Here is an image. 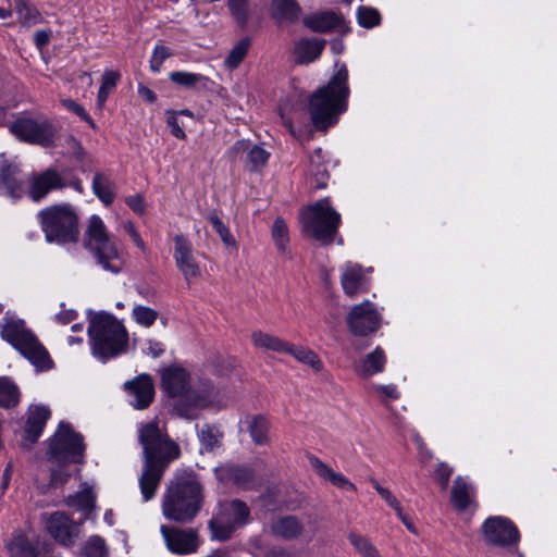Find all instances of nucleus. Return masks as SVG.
<instances>
[{"label": "nucleus", "mask_w": 557, "mask_h": 557, "mask_svg": "<svg viewBox=\"0 0 557 557\" xmlns=\"http://www.w3.org/2000/svg\"><path fill=\"white\" fill-rule=\"evenodd\" d=\"M141 445L146 469L141 474V494L145 500L154 497L168 465L180 456V447L172 442L154 420L141 429Z\"/></svg>", "instance_id": "1"}, {"label": "nucleus", "mask_w": 557, "mask_h": 557, "mask_svg": "<svg viewBox=\"0 0 557 557\" xmlns=\"http://www.w3.org/2000/svg\"><path fill=\"white\" fill-rule=\"evenodd\" d=\"M348 71L345 64L337 71L329 84L318 89L309 101V112L315 128L325 131L337 122V117L347 108L349 87Z\"/></svg>", "instance_id": "2"}, {"label": "nucleus", "mask_w": 557, "mask_h": 557, "mask_svg": "<svg viewBox=\"0 0 557 557\" xmlns=\"http://www.w3.org/2000/svg\"><path fill=\"white\" fill-rule=\"evenodd\" d=\"M203 500L202 486L194 474L176 476L163 499V513L168 519L188 522L199 512Z\"/></svg>", "instance_id": "3"}, {"label": "nucleus", "mask_w": 557, "mask_h": 557, "mask_svg": "<svg viewBox=\"0 0 557 557\" xmlns=\"http://www.w3.org/2000/svg\"><path fill=\"white\" fill-rule=\"evenodd\" d=\"M88 336L92 355L102 361L124 352L128 341L123 324L109 313L90 318Z\"/></svg>", "instance_id": "4"}, {"label": "nucleus", "mask_w": 557, "mask_h": 557, "mask_svg": "<svg viewBox=\"0 0 557 557\" xmlns=\"http://www.w3.org/2000/svg\"><path fill=\"white\" fill-rule=\"evenodd\" d=\"M38 219L47 243L64 246L78 242V215L72 205L49 206L39 211Z\"/></svg>", "instance_id": "5"}, {"label": "nucleus", "mask_w": 557, "mask_h": 557, "mask_svg": "<svg viewBox=\"0 0 557 557\" xmlns=\"http://www.w3.org/2000/svg\"><path fill=\"white\" fill-rule=\"evenodd\" d=\"M84 246L95 256L97 263L104 271L117 273L122 270L123 260L100 216L89 218L84 233Z\"/></svg>", "instance_id": "6"}, {"label": "nucleus", "mask_w": 557, "mask_h": 557, "mask_svg": "<svg viewBox=\"0 0 557 557\" xmlns=\"http://www.w3.org/2000/svg\"><path fill=\"white\" fill-rule=\"evenodd\" d=\"M1 336L36 367L40 369L49 368L48 351L36 336L25 327L23 321L5 317L1 327Z\"/></svg>", "instance_id": "7"}, {"label": "nucleus", "mask_w": 557, "mask_h": 557, "mask_svg": "<svg viewBox=\"0 0 557 557\" xmlns=\"http://www.w3.org/2000/svg\"><path fill=\"white\" fill-rule=\"evenodd\" d=\"M341 223V214L330 205L327 198L321 199L302 212L304 230L324 245L334 240Z\"/></svg>", "instance_id": "8"}, {"label": "nucleus", "mask_w": 557, "mask_h": 557, "mask_svg": "<svg viewBox=\"0 0 557 557\" xmlns=\"http://www.w3.org/2000/svg\"><path fill=\"white\" fill-rule=\"evenodd\" d=\"M222 406L221 389L211 380L201 377L183 399L177 400L174 410L181 418L194 420L198 418L201 410Z\"/></svg>", "instance_id": "9"}, {"label": "nucleus", "mask_w": 557, "mask_h": 557, "mask_svg": "<svg viewBox=\"0 0 557 557\" xmlns=\"http://www.w3.org/2000/svg\"><path fill=\"white\" fill-rule=\"evenodd\" d=\"M249 516L250 509L243 500L221 503L218 513L209 521L212 537L220 541L230 539L237 528L248 522Z\"/></svg>", "instance_id": "10"}, {"label": "nucleus", "mask_w": 557, "mask_h": 557, "mask_svg": "<svg viewBox=\"0 0 557 557\" xmlns=\"http://www.w3.org/2000/svg\"><path fill=\"white\" fill-rule=\"evenodd\" d=\"M84 438L70 424L60 423L49 443V454L58 463H81L84 459Z\"/></svg>", "instance_id": "11"}, {"label": "nucleus", "mask_w": 557, "mask_h": 557, "mask_svg": "<svg viewBox=\"0 0 557 557\" xmlns=\"http://www.w3.org/2000/svg\"><path fill=\"white\" fill-rule=\"evenodd\" d=\"M9 129L17 139L36 145L49 144L54 135L52 125L46 119L21 116L10 124Z\"/></svg>", "instance_id": "12"}, {"label": "nucleus", "mask_w": 557, "mask_h": 557, "mask_svg": "<svg viewBox=\"0 0 557 557\" xmlns=\"http://www.w3.org/2000/svg\"><path fill=\"white\" fill-rule=\"evenodd\" d=\"M482 533L485 542L495 546L510 547L517 545L520 540L515 523L500 516L487 518L482 524Z\"/></svg>", "instance_id": "13"}, {"label": "nucleus", "mask_w": 557, "mask_h": 557, "mask_svg": "<svg viewBox=\"0 0 557 557\" xmlns=\"http://www.w3.org/2000/svg\"><path fill=\"white\" fill-rule=\"evenodd\" d=\"M346 322L355 336H368L379 330L381 315L371 301L364 300L351 307Z\"/></svg>", "instance_id": "14"}, {"label": "nucleus", "mask_w": 557, "mask_h": 557, "mask_svg": "<svg viewBox=\"0 0 557 557\" xmlns=\"http://www.w3.org/2000/svg\"><path fill=\"white\" fill-rule=\"evenodd\" d=\"M83 522H73L64 512L55 511L46 519L48 533L62 546L71 547L81 534Z\"/></svg>", "instance_id": "15"}, {"label": "nucleus", "mask_w": 557, "mask_h": 557, "mask_svg": "<svg viewBox=\"0 0 557 557\" xmlns=\"http://www.w3.org/2000/svg\"><path fill=\"white\" fill-rule=\"evenodd\" d=\"M214 474L219 482L242 490H256L260 485V480L256 476L253 470L245 466L221 465L214 469Z\"/></svg>", "instance_id": "16"}, {"label": "nucleus", "mask_w": 557, "mask_h": 557, "mask_svg": "<svg viewBox=\"0 0 557 557\" xmlns=\"http://www.w3.org/2000/svg\"><path fill=\"white\" fill-rule=\"evenodd\" d=\"M173 257L176 267L187 282L201 275L200 267L194 257V246L191 242L182 234L174 236Z\"/></svg>", "instance_id": "17"}, {"label": "nucleus", "mask_w": 557, "mask_h": 557, "mask_svg": "<svg viewBox=\"0 0 557 557\" xmlns=\"http://www.w3.org/2000/svg\"><path fill=\"white\" fill-rule=\"evenodd\" d=\"M65 187L63 177L52 169H48L40 173H34L28 180V197L39 202L52 190L62 189Z\"/></svg>", "instance_id": "18"}, {"label": "nucleus", "mask_w": 557, "mask_h": 557, "mask_svg": "<svg viewBox=\"0 0 557 557\" xmlns=\"http://www.w3.org/2000/svg\"><path fill=\"white\" fill-rule=\"evenodd\" d=\"M228 158L233 161H243L250 171H257L268 162L270 153L249 140L236 141L227 151Z\"/></svg>", "instance_id": "19"}, {"label": "nucleus", "mask_w": 557, "mask_h": 557, "mask_svg": "<svg viewBox=\"0 0 557 557\" xmlns=\"http://www.w3.org/2000/svg\"><path fill=\"white\" fill-rule=\"evenodd\" d=\"M161 533L168 548L174 554H191L195 553L199 546V539L195 530H182L162 525Z\"/></svg>", "instance_id": "20"}, {"label": "nucleus", "mask_w": 557, "mask_h": 557, "mask_svg": "<svg viewBox=\"0 0 557 557\" xmlns=\"http://www.w3.org/2000/svg\"><path fill=\"white\" fill-rule=\"evenodd\" d=\"M161 383L165 393L171 397H183L190 391V375L178 366L165 368L161 374Z\"/></svg>", "instance_id": "21"}, {"label": "nucleus", "mask_w": 557, "mask_h": 557, "mask_svg": "<svg viewBox=\"0 0 557 557\" xmlns=\"http://www.w3.org/2000/svg\"><path fill=\"white\" fill-rule=\"evenodd\" d=\"M341 284L344 293L350 298L356 297L359 293L367 292L366 271L358 263H345L342 269Z\"/></svg>", "instance_id": "22"}, {"label": "nucleus", "mask_w": 557, "mask_h": 557, "mask_svg": "<svg viewBox=\"0 0 557 557\" xmlns=\"http://www.w3.org/2000/svg\"><path fill=\"white\" fill-rule=\"evenodd\" d=\"M50 410L46 406H30L27 411V419L24 426V436L25 440L30 444L37 442L40 437L44 428L50 418Z\"/></svg>", "instance_id": "23"}, {"label": "nucleus", "mask_w": 557, "mask_h": 557, "mask_svg": "<svg viewBox=\"0 0 557 557\" xmlns=\"http://www.w3.org/2000/svg\"><path fill=\"white\" fill-rule=\"evenodd\" d=\"M302 22L306 27L314 33H330L339 28L344 20L342 15L333 11H321L306 15Z\"/></svg>", "instance_id": "24"}, {"label": "nucleus", "mask_w": 557, "mask_h": 557, "mask_svg": "<svg viewBox=\"0 0 557 557\" xmlns=\"http://www.w3.org/2000/svg\"><path fill=\"white\" fill-rule=\"evenodd\" d=\"M326 41L319 38H301L295 42V61L298 64H309L320 58Z\"/></svg>", "instance_id": "25"}, {"label": "nucleus", "mask_w": 557, "mask_h": 557, "mask_svg": "<svg viewBox=\"0 0 557 557\" xmlns=\"http://www.w3.org/2000/svg\"><path fill=\"white\" fill-rule=\"evenodd\" d=\"M271 532L278 537L290 541L301 536L305 525L296 516H281L270 524Z\"/></svg>", "instance_id": "26"}, {"label": "nucleus", "mask_w": 557, "mask_h": 557, "mask_svg": "<svg viewBox=\"0 0 557 557\" xmlns=\"http://www.w3.org/2000/svg\"><path fill=\"white\" fill-rule=\"evenodd\" d=\"M307 459L311 468L320 478L331 482L333 485L342 490L356 491L355 484L351 483L344 474L335 472L332 468H330L314 455L309 454Z\"/></svg>", "instance_id": "27"}, {"label": "nucleus", "mask_w": 557, "mask_h": 557, "mask_svg": "<svg viewBox=\"0 0 557 557\" xmlns=\"http://www.w3.org/2000/svg\"><path fill=\"white\" fill-rule=\"evenodd\" d=\"M387 358L381 346H376L371 352L367 354L356 366L355 371L363 377H369L384 371Z\"/></svg>", "instance_id": "28"}, {"label": "nucleus", "mask_w": 557, "mask_h": 557, "mask_svg": "<svg viewBox=\"0 0 557 557\" xmlns=\"http://www.w3.org/2000/svg\"><path fill=\"white\" fill-rule=\"evenodd\" d=\"M17 172L18 169L14 164H9L3 161L0 165L1 188H3L5 195L13 199H18L22 193L21 184L14 178Z\"/></svg>", "instance_id": "29"}, {"label": "nucleus", "mask_w": 557, "mask_h": 557, "mask_svg": "<svg viewBox=\"0 0 557 557\" xmlns=\"http://www.w3.org/2000/svg\"><path fill=\"white\" fill-rule=\"evenodd\" d=\"M472 487L461 476H457L451 488V502L458 510H466L472 504Z\"/></svg>", "instance_id": "30"}, {"label": "nucleus", "mask_w": 557, "mask_h": 557, "mask_svg": "<svg viewBox=\"0 0 557 557\" xmlns=\"http://www.w3.org/2000/svg\"><path fill=\"white\" fill-rule=\"evenodd\" d=\"M21 391L9 376H0V407L10 409L20 404Z\"/></svg>", "instance_id": "31"}, {"label": "nucleus", "mask_w": 557, "mask_h": 557, "mask_svg": "<svg viewBox=\"0 0 557 557\" xmlns=\"http://www.w3.org/2000/svg\"><path fill=\"white\" fill-rule=\"evenodd\" d=\"M248 432L256 445H267L270 442V422L263 416H253L247 420Z\"/></svg>", "instance_id": "32"}, {"label": "nucleus", "mask_w": 557, "mask_h": 557, "mask_svg": "<svg viewBox=\"0 0 557 557\" xmlns=\"http://www.w3.org/2000/svg\"><path fill=\"white\" fill-rule=\"evenodd\" d=\"M224 434L214 424H205L198 432L201 446L207 451H214L222 446Z\"/></svg>", "instance_id": "33"}, {"label": "nucleus", "mask_w": 557, "mask_h": 557, "mask_svg": "<svg viewBox=\"0 0 557 557\" xmlns=\"http://www.w3.org/2000/svg\"><path fill=\"white\" fill-rule=\"evenodd\" d=\"M95 500L96 495L92 492L91 487L85 485L76 494L70 495L65 502L69 507L88 513L95 508Z\"/></svg>", "instance_id": "34"}, {"label": "nucleus", "mask_w": 557, "mask_h": 557, "mask_svg": "<svg viewBox=\"0 0 557 557\" xmlns=\"http://www.w3.org/2000/svg\"><path fill=\"white\" fill-rule=\"evenodd\" d=\"M251 341L257 348L263 350H272L275 352H285L288 348V343L274 335L264 333L262 331H255L251 334Z\"/></svg>", "instance_id": "35"}, {"label": "nucleus", "mask_w": 557, "mask_h": 557, "mask_svg": "<svg viewBox=\"0 0 557 557\" xmlns=\"http://www.w3.org/2000/svg\"><path fill=\"white\" fill-rule=\"evenodd\" d=\"M92 191L106 206L111 205L115 197L113 183L102 173L94 175Z\"/></svg>", "instance_id": "36"}, {"label": "nucleus", "mask_w": 557, "mask_h": 557, "mask_svg": "<svg viewBox=\"0 0 557 557\" xmlns=\"http://www.w3.org/2000/svg\"><path fill=\"white\" fill-rule=\"evenodd\" d=\"M250 46L251 40L247 37L237 41L225 57L224 66L230 71L236 70L248 54Z\"/></svg>", "instance_id": "37"}, {"label": "nucleus", "mask_w": 557, "mask_h": 557, "mask_svg": "<svg viewBox=\"0 0 557 557\" xmlns=\"http://www.w3.org/2000/svg\"><path fill=\"white\" fill-rule=\"evenodd\" d=\"M79 557H109V547L103 537L89 536L79 548Z\"/></svg>", "instance_id": "38"}, {"label": "nucleus", "mask_w": 557, "mask_h": 557, "mask_svg": "<svg viewBox=\"0 0 557 557\" xmlns=\"http://www.w3.org/2000/svg\"><path fill=\"white\" fill-rule=\"evenodd\" d=\"M285 352L292 355L298 361L310 366L313 370L320 371L323 368V363L318 355L309 348L301 346H294L288 343V348Z\"/></svg>", "instance_id": "39"}, {"label": "nucleus", "mask_w": 557, "mask_h": 557, "mask_svg": "<svg viewBox=\"0 0 557 557\" xmlns=\"http://www.w3.org/2000/svg\"><path fill=\"white\" fill-rule=\"evenodd\" d=\"M169 78L174 84L185 88H194L196 86L206 87L208 83V78L206 76L185 71L171 72L169 74Z\"/></svg>", "instance_id": "40"}, {"label": "nucleus", "mask_w": 557, "mask_h": 557, "mask_svg": "<svg viewBox=\"0 0 557 557\" xmlns=\"http://www.w3.org/2000/svg\"><path fill=\"white\" fill-rule=\"evenodd\" d=\"M250 553L253 557H297L293 552L277 546H264L255 539L250 542Z\"/></svg>", "instance_id": "41"}, {"label": "nucleus", "mask_w": 557, "mask_h": 557, "mask_svg": "<svg viewBox=\"0 0 557 557\" xmlns=\"http://www.w3.org/2000/svg\"><path fill=\"white\" fill-rule=\"evenodd\" d=\"M11 557H36L37 552L23 535L14 536L7 545Z\"/></svg>", "instance_id": "42"}, {"label": "nucleus", "mask_w": 557, "mask_h": 557, "mask_svg": "<svg viewBox=\"0 0 557 557\" xmlns=\"http://www.w3.org/2000/svg\"><path fill=\"white\" fill-rule=\"evenodd\" d=\"M18 21L26 26L36 25L40 22L39 12L30 7L26 0H13Z\"/></svg>", "instance_id": "43"}, {"label": "nucleus", "mask_w": 557, "mask_h": 557, "mask_svg": "<svg viewBox=\"0 0 557 557\" xmlns=\"http://www.w3.org/2000/svg\"><path fill=\"white\" fill-rule=\"evenodd\" d=\"M348 540L362 557H382L368 537L351 532L348 535Z\"/></svg>", "instance_id": "44"}, {"label": "nucleus", "mask_w": 557, "mask_h": 557, "mask_svg": "<svg viewBox=\"0 0 557 557\" xmlns=\"http://www.w3.org/2000/svg\"><path fill=\"white\" fill-rule=\"evenodd\" d=\"M271 234L277 250L282 253H286L289 236L287 225L282 218L275 219L272 225Z\"/></svg>", "instance_id": "45"}, {"label": "nucleus", "mask_w": 557, "mask_h": 557, "mask_svg": "<svg viewBox=\"0 0 557 557\" xmlns=\"http://www.w3.org/2000/svg\"><path fill=\"white\" fill-rule=\"evenodd\" d=\"M207 219L211 223L215 232L219 234L221 240L226 246V248L236 250V240L231 234L228 227L222 222V220L215 213H210Z\"/></svg>", "instance_id": "46"}, {"label": "nucleus", "mask_w": 557, "mask_h": 557, "mask_svg": "<svg viewBox=\"0 0 557 557\" xmlns=\"http://www.w3.org/2000/svg\"><path fill=\"white\" fill-rule=\"evenodd\" d=\"M119 74L113 71H106L102 75V83L97 96V104L102 108L106 103L109 95L113 91L116 86Z\"/></svg>", "instance_id": "47"}, {"label": "nucleus", "mask_w": 557, "mask_h": 557, "mask_svg": "<svg viewBox=\"0 0 557 557\" xmlns=\"http://www.w3.org/2000/svg\"><path fill=\"white\" fill-rule=\"evenodd\" d=\"M274 5L281 18L293 22L300 13V8L295 0H274Z\"/></svg>", "instance_id": "48"}, {"label": "nucleus", "mask_w": 557, "mask_h": 557, "mask_svg": "<svg viewBox=\"0 0 557 557\" xmlns=\"http://www.w3.org/2000/svg\"><path fill=\"white\" fill-rule=\"evenodd\" d=\"M358 23L366 28L377 26L381 22L379 11L370 7H360L357 12Z\"/></svg>", "instance_id": "49"}, {"label": "nucleus", "mask_w": 557, "mask_h": 557, "mask_svg": "<svg viewBox=\"0 0 557 557\" xmlns=\"http://www.w3.org/2000/svg\"><path fill=\"white\" fill-rule=\"evenodd\" d=\"M227 7L232 16L239 25H244L248 18V0H227Z\"/></svg>", "instance_id": "50"}, {"label": "nucleus", "mask_w": 557, "mask_h": 557, "mask_svg": "<svg viewBox=\"0 0 557 557\" xmlns=\"http://www.w3.org/2000/svg\"><path fill=\"white\" fill-rule=\"evenodd\" d=\"M154 397V386L149 375L141 373V409L148 407Z\"/></svg>", "instance_id": "51"}, {"label": "nucleus", "mask_w": 557, "mask_h": 557, "mask_svg": "<svg viewBox=\"0 0 557 557\" xmlns=\"http://www.w3.org/2000/svg\"><path fill=\"white\" fill-rule=\"evenodd\" d=\"M170 55H171V52L168 47L162 46V45H157L154 47V50H153L151 59H150L151 71L159 72L162 66V63Z\"/></svg>", "instance_id": "52"}, {"label": "nucleus", "mask_w": 557, "mask_h": 557, "mask_svg": "<svg viewBox=\"0 0 557 557\" xmlns=\"http://www.w3.org/2000/svg\"><path fill=\"white\" fill-rule=\"evenodd\" d=\"M123 388L125 393L132 397L129 399V405L134 409H139V375L125 382Z\"/></svg>", "instance_id": "53"}, {"label": "nucleus", "mask_w": 557, "mask_h": 557, "mask_svg": "<svg viewBox=\"0 0 557 557\" xmlns=\"http://www.w3.org/2000/svg\"><path fill=\"white\" fill-rule=\"evenodd\" d=\"M61 103L62 106L73 112L74 114H76L77 116H79L83 121L87 122L89 125H91L92 127H95V124H94V121L89 116V114L86 112V110L84 109V107H82L79 103H77L76 101L72 100V99H63L61 100Z\"/></svg>", "instance_id": "54"}, {"label": "nucleus", "mask_w": 557, "mask_h": 557, "mask_svg": "<svg viewBox=\"0 0 557 557\" xmlns=\"http://www.w3.org/2000/svg\"><path fill=\"white\" fill-rule=\"evenodd\" d=\"M453 468L446 462H440L435 470V479L443 490H446L453 474Z\"/></svg>", "instance_id": "55"}, {"label": "nucleus", "mask_w": 557, "mask_h": 557, "mask_svg": "<svg viewBox=\"0 0 557 557\" xmlns=\"http://www.w3.org/2000/svg\"><path fill=\"white\" fill-rule=\"evenodd\" d=\"M372 485L375 488V491L379 493V495L386 502V504L393 508L395 511H397L400 508V505L397 500V498L391 493L389 490L381 486L377 481L372 480Z\"/></svg>", "instance_id": "56"}, {"label": "nucleus", "mask_w": 557, "mask_h": 557, "mask_svg": "<svg viewBox=\"0 0 557 557\" xmlns=\"http://www.w3.org/2000/svg\"><path fill=\"white\" fill-rule=\"evenodd\" d=\"M146 344L147 348L144 349V352L152 358H158L164 351V345L161 342L148 339Z\"/></svg>", "instance_id": "57"}, {"label": "nucleus", "mask_w": 557, "mask_h": 557, "mask_svg": "<svg viewBox=\"0 0 557 557\" xmlns=\"http://www.w3.org/2000/svg\"><path fill=\"white\" fill-rule=\"evenodd\" d=\"M70 475V472L62 468L54 469L51 473L50 484L54 487L60 486L69 480Z\"/></svg>", "instance_id": "58"}, {"label": "nucleus", "mask_w": 557, "mask_h": 557, "mask_svg": "<svg viewBox=\"0 0 557 557\" xmlns=\"http://www.w3.org/2000/svg\"><path fill=\"white\" fill-rule=\"evenodd\" d=\"M158 312L154 309L141 306V326L149 327L158 319Z\"/></svg>", "instance_id": "59"}, {"label": "nucleus", "mask_w": 557, "mask_h": 557, "mask_svg": "<svg viewBox=\"0 0 557 557\" xmlns=\"http://www.w3.org/2000/svg\"><path fill=\"white\" fill-rule=\"evenodd\" d=\"M51 33L49 30L39 29L34 34V42L41 50L50 41Z\"/></svg>", "instance_id": "60"}, {"label": "nucleus", "mask_w": 557, "mask_h": 557, "mask_svg": "<svg viewBox=\"0 0 557 557\" xmlns=\"http://www.w3.org/2000/svg\"><path fill=\"white\" fill-rule=\"evenodd\" d=\"M168 125L171 129V134L175 136L178 139L185 138V132L180 126L177 117L175 113H172L171 116L168 119Z\"/></svg>", "instance_id": "61"}, {"label": "nucleus", "mask_w": 557, "mask_h": 557, "mask_svg": "<svg viewBox=\"0 0 557 557\" xmlns=\"http://www.w3.org/2000/svg\"><path fill=\"white\" fill-rule=\"evenodd\" d=\"M377 391L382 392L386 398L388 399H397L399 397V393L395 385L388 384V385H379L375 387Z\"/></svg>", "instance_id": "62"}, {"label": "nucleus", "mask_w": 557, "mask_h": 557, "mask_svg": "<svg viewBox=\"0 0 557 557\" xmlns=\"http://www.w3.org/2000/svg\"><path fill=\"white\" fill-rule=\"evenodd\" d=\"M281 492L280 487H270L267 490V492L262 495V498L264 500L274 502L276 505L281 506L284 502L278 499V493Z\"/></svg>", "instance_id": "63"}, {"label": "nucleus", "mask_w": 557, "mask_h": 557, "mask_svg": "<svg viewBox=\"0 0 557 557\" xmlns=\"http://www.w3.org/2000/svg\"><path fill=\"white\" fill-rule=\"evenodd\" d=\"M77 313L74 310L61 311L57 314V320L62 324H67L76 319Z\"/></svg>", "instance_id": "64"}]
</instances>
